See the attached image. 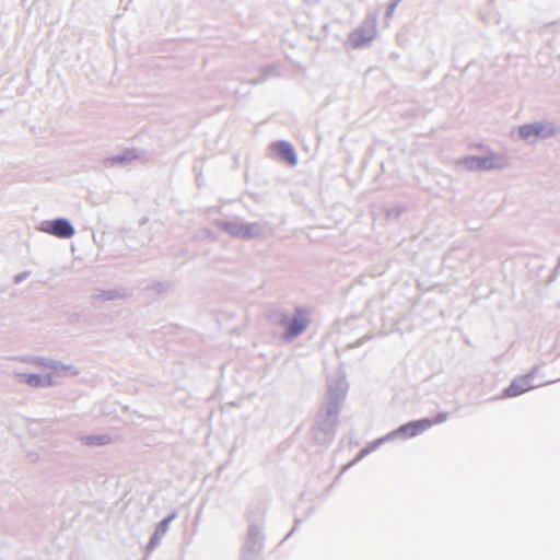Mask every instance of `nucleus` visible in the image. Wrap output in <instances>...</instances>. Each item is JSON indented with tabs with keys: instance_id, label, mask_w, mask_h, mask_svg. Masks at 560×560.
Wrapping results in <instances>:
<instances>
[{
	"instance_id": "3",
	"label": "nucleus",
	"mask_w": 560,
	"mask_h": 560,
	"mask_svg": "<svg viewBox=\"0 0 560 560\" xmlns=\"http://www.w3.org/2000/svg\"><path fill=\"white\" fill-rule=\"evenodd\" d=\"M433 422L430 419H420L417 421H411L401 425L398 429V433L406 438H413L432 427Z\"/></svg>"
},
{
	"instance_id": "7",
	"label": "nucleus",
	"mask_w": 560,
	"mask_h": 560,
	"mask_svg": "<svg viewBox=\"0 0 560 560\" xmlns=\"http://www.w3.org/2000/svg\"><path fill=\"white\" fill-rule=\"evenodd\" d=\"M518 133L523 139H530L533 137H545L547 135L546 127L541 124H532L520 127Z\"/></svg>"
},
{
	"instance_id": "2",
	"label": "nucleus",
	"mask_w": 560,
	"mask_h": 560,
	"mask_svg": "<svg viewBox=\"0 0 560 560\" xmlns=\"http://www.w3.org/2000/svg\"><path fill=\"white\" fill-rule=\"evenodd\" d=\"M46 233L60 238H69L74 234V229L71 223L66 219H57L48 223L47 228L43 229Z\"/></svg>"
},
{
	"instance_id": "4",
	"label": "nucleus",
	"mask_w": 560,
	"mask_h": 560,
	"mask_svg": "<svg viewBox=\"0 0 560 560\" xmlns=\"http://www.w3.org/2000/svg\"><path fill=\"white\" fill-rule=\"evenodd\" d=\"M308 325V318L305 311H296L295 317L291 320L288 326L285 337L291 339L300 335Z\"/></svg>"
},
{
	"instance_id": "6",
	"label": "nucleus",
	"mask_w": 560,
	"mask_h": 560,
	"mask_svg": "<svg viewBox=\"0 0 560 560\" xmlns=\"http://www.w3.org/2000/svg\"><path fill=\"white\" fill-rule=\"evenodd\" d=\"M275 151L291 166H294L298 162L293 147L284 141H279L272 144Z\"/></svg>"
},
{
	"instance_id": "5",
	"label": "nucleus",
	"mask_w": 560,
	"mask_h": 560,
	"mask_svg": "<svg viewBox=\"0 0 560 560\" xmlns=\"http://www.w3.org/2000/svg\"><path fill=\"white\" fill-rule=\"evenodd\" d=\"M533 385L528 376L515 378L503 392V397H515L532 389Z\"/></svg>"
},
{
	"instance_id": "1",
	"label": "nucleus",
	"mask_w": 560,
	"mask_h": 560,
	"mask_svg": "<svg viewBox=\"0 0 560 560\" xmlns=\"http://www.w3.org/2000/svg\"><path fill=\"white\" fill-rule=\"evenodd\" d=\"M376 34V25L375 22H369L364 25L358 27L349 35V43L352 47L359 48L366 44H369Z\"/></svg>"
},
{
	"instance_id": "8",
	"label": "nucleus",
	"mask_w": 560,
	"mask_h": 560,
	"mask_svg": "<svg viewBox=\"0 0 560 560\" xmlns=\"http://www.w3.org/2000/svg\"><path fill=\"white\" fill-rule=\"evenodd\" d=\"M23 377H24V382L26 384H28L30 386L37 387V386H40L43 383L42 377L37 374H26Z\"/></svg>"
}]
</instances>
